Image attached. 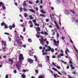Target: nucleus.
Listing matches in <instances>:
<instances>
[{"mask_svg": "<svg viewBox=\"0 0 78 78\" xmlns=\"http://www.w3.org/2000/svg\"><path fill=\"white\" fill-rule=\"evenodd\" d=\"M66 68L67 69H69V66H67L66 67Z\"/></svg>", "mask_w": 78, "mask_h": 78, "instance_id": "nucleus-61", "label": "nucleus"}, {"mask_svg": "<svg viewBox=\"0 0 78 78\" xmlns=\"http://www.w3.org/2000/svg\"><path fill=\"white\" fill-rule=\"evenodd\" d=\"M12 28H15V25L13 24L12 25Z\"/></svg>", "mask_w": 78, "mask_h": 78, "instance_id": "nucleus-48", "label": "nucleus"}, {"mask_svg": "<svg viewBox=\"0 0 78 78\" xmlns=\"http://www.w3.org/2000/svg\"><path fill=\"white\" fill-rule=\"evenodd\" d=\"M23 9L24 11H25L26 12H27V9L24 8Z\"/></svg>", "mask_w": 78, "mask_h": 78, "instance_id": "nucleus-38", "label": "nucleus"}, {"mask_svg": "<svg viewBox=\"0 0 78 78\" xmlns=\"http://www.w3.org/2000/svg\"><path fill=\"white\" fill-rule=\"evenodd\" d=\"M39 48L40 49V50H42V47L40 46L39 47Z\"/></svg>", "mask_w": 78, "mask_h": 78, "instance_id": "nucleus-63", "label": "nucleus"}, {"mask_svg": "<svg viewBox=\"0 0 78 78\" xmlns=\"http://www.w3.org/2000/svg\"><path fill=\"white\" fill-rule=\"evenodd\" d=\"M71 12L73 13V14H75V11H74L71 10Z\"/></svg>", "mask_w": 78, "mask_h": 78, "instance_id": "nucleus-28", "label": "nucleus"}, {"mask_svg": "<svg viewBox=\"0 0 78 78\" xmlns=\"http://www.w3.org/2000/svg\"><path fill=\"white\" fill-rule=\"evenodd\" d=\"M3 51V52H5L6 51V47H5L2 49Z\"/></svg>", "mask_w": 78, "mask_h": 78, "instance_id": "nucleus-11", "label": "nucleus"}, {"mask_svg": "<svg viewBox=\"0 0 78 78\" xmlns=\"http://www.w3.org/2000/svg\"><path fill=\"white\" fill-rule=\"evenodd\" d=\"M64 56V54H61L59 55V58H61L62 56Z\"/></svg>", "mask_w": 78, "mask_h": 78, "instance_id": "nucleus-14", "label": "nucleus"}, {"mask_svg": "<svg viewBox=\"0 0 78 78\" xmlns=\"http://www.w3.org/2000/svg\"><path fill=\"white\" fill-rule=\"evenodd\" d=\"M33 24H30V28H33Z\"/></svg>", "mask_w": 78, "mask_h": 78, "instance_id": "nucleus-39", "label": "nucleus"}, {"mask_svg": "<svg viewBox=\"0 0 78 78\" xmlns=\"http://www.w3.org/2000/svg\"><path fill=\"white\" fill-rule=\"evenodd\" d=\"M27 61L28 62H30V64H32L33 62V60L30 58H27Z\"/></svg>", "mask_w": 78, "mask_h": 78, "instance_id": "nucleus-3", "label": "nucleus"}, {"mask_svg": "<svg viewBox=\"0 0 78 78\" xmlns=\"http://www.w3.org/2000/svg\"><path fill=\"white\" fill-rule=\"evenodd\" d=\"M73 47H74V49H75V51H76V53H77V54H78V50H77V49H76V47H75V46L74 45H73Z\"/></svg>", "mask_w": 78, "mask_h": 78, "instance_id": "nucleus-9", "label": "nucleus"}, {"mask_svg": "<svg viewBox=\"0 0 78 78\" xmlns=\"http://www.w3.org/2000/svg\"><path fill=\"white\" fill-rule=\"evenodd\" d=\"M48 54H47V52H45L42 53V55H43V56L44 55L47 56V55Z\"/></svg>", "mask_w": 78, "mask_h": 78, "instance_id": "nucleus-23", "label": "nucleus"}, {"mask_svg": "<svg viewBox=\"0 0 78 78\" xmlns=\"http://www.w3.org/2000/svg\"><path fill=\"white\" fill-rule=\"evenodd\" d=\"M36 3H39V1L38 0H37L36 1Z\"/></svg>", "mask_w": 78, "mask_h": 78, "instance_id": "nucleus-53", "label": "nucleus"}, {"mask_svg": "<svg viewBox=\"0 0 78 78\" xmlns=\"http://www.w3.org/2000/svg\"><path fill=\"white\" fill-rule=\"evenodd\" d=\"M29 11H30V12H34V13H36V12H35V11H34V10L33 9H29Z\"/></svg>", "mask_w": 78, "mask_h": 78, "instance_id": "nucleus-13", "label": "nucleus"}, {"mask_svg": "<svg viewBox=\"0 0 78 78\" xmlns=\"http://www.w3.org/2000/svg\"><path fill=\"white\" fill-rule=\"evenodd\" d=\"M40 16L41 17H45V15L44 14H41L40 15Z\"/></svg>", "mask_w": 78, "mask_h": 78, "instance_id": "nucleus-20", "label": "nucleus"}, {"mask_svg": "<svg viewBox=\"0 0 78 78\" xmlns=\"http://www.w3.org/2000/svg\"><path fill=\"white\" fill-rule=\"evenodd\" d=\"M52 69H53V70H55V72H58V70L57 69H56L54 67L52 68Z\"/></svg>", "mask_w": 78, "mask_h": 78, "instance_id": "nucleus-16", "label": "nucleus"}, {"mask_svg": "<svg viewBox=\"0 0 78 78\" xmlns=\"http://www.w3.org/2000/svg\"><path fill=\"white\" fill-rule=\"evenodd\" d=\"M26 5H27V3H23V6H25Z\"/></svg>", "mask_w": 78, "mask_h": 78, "instance_id": "nucleus-44", "label": "nucleus"}, {"mask_svg": "<svg viewBox=\"0 0 78 78\" xmlns=\"http://www.w3.org/2000/svg\"><path fill=\"white\" fill-rule=\"evenodd\" d=\"M38 67H42V64H38Z\"/></svg>", "mask_w": 78, "mask_h": 78, "instance_id": "nucleus-36", "label": "nucleus"}, {"mask_svg": "<svg viewBox=\"0 0 78 78\" xmlns=\"http://www.w3.org/2000/svg\"><path fill=\"white\" fill-rule=\"evenodd\" d=\"M61 52L62 53H64V51L62 49H61Z\"/></svg>", "mask_w": 78, "mask_h": 78, "instance_id": "nucleus-56", "label": "nucleus"}, {"mask_svg": "<svg viewBox=\"0 0 78 78\" xmlns=\"http://www.w3.org/2000/svg\"><path fill=\"white\" fill-rule=\"evenodd\" d=\"M36 36L37 37V38H39V36L38 34H36Z\"/></svg>", "mask_w": 78, "mask_h": 78, "instance_id": "nucleus-55", "label": "nucleus"}, {"mask_svg": "<svg viewBox=\"0 0 78 78\" xmlns=\"http://www.w3.org/2000/svg\"><path fill=\"white\" fill-rule=\"evenodd\" d=\"M21 77L22 78H25V76L24 74H22L21 75Z\"/></svg>", "mask_w": 78, "mask_h": 78, "instance_id": "nucleus-27", "label": "nucleus"}, {"mask_svg": "<svg viewBox=\"0 0 78 78\" xmlns=\"http://www.w3.org/2000/svg\"><path fill=\"white\" fill-rule=\"evenodd\" d=\"M38 78H45L43 77V75H41L38 76Z\"/></svg>", "mask_w": 78, "mask_h": 78, "instance_id": "nucleus-24", "label": "nucleus"}, {"mask_svg": "<svg viewBox=\"0 0 78 78\" xmlns=\"http://www.w3.org/2000/svg\"><path fill=\"white\" fill-rule=\"evenodd\" d=\"M22 72H26V70H25V69H23V70H22Z\"/></svg>", "mask_w": 78, "mask_h": 78, "instance_id": "nucleus-43", "label": "nucleus"}, {"mask_svg": "<svg viewBox=\"0 0 78 78\" xmlns=\"http://www.w3.org/2000/svg\"><path fill=\"white\" fill-rule=\"evenodd\" d=\"M69 63L71 64L70 65V66L71 67L72 69V70H73V69H75V67H74L73 66V64H72V58H69Z\"/></svg>", "mask_w": 78, "mask_h": 78, "instance_id": "nucleus-2", "label": "nucleus"}, {"mask_svg": "<svg viewBox=\"0 0 78 78\" xmlns=\"http://www.w3.org/2000/svg\"><path fill=\"white\" fill-rule=\"evenodd\" d=\"M62 40H64V39H65V37H62Z\"/></svg>", "mask_w": 78, "mask_h": 78, "instance_id": "nucleus-50", "label": "nucleus"}, {"mask_svg": "<svg viewBox=\"0 0 78 78\" xmlns=\"http://www.w3.org/2000/svg\"><path fill=\"white\" fill-rule=\"evenodd\" d=\"M30 19H33V18L32 17V16L30 15L29 16Z\"/></svg>", "mask_w": 78, "mask_h": 78, "instance_id": "nucleus-45", "label": "nucleus"}, {"mask_svg": "<svg viewBox=\"0 0 78 78\" xmlns=\"http://www.w3.org/2000/svg\"><path fill=\"white\" fill-rule=\"evenodd\" d=\"M55 34V32H54L52 33V35H53V36H54Z\"/></svg>", "mask_w": 78, "mask_h": 78, "instance_id": "nucleus-49", "label": "nucleus"}, {"mask_svg": "<svg viewBox=\"0 0 78 78\" xmlns=\"http://www.w3.org/2000/svg\"><path fill=\"white\" fill-rule=\"evenodd\" d=\"M54 22L56 25V27L57 28L58 30H59V26H58V25L57 24V23H56V21L55 20H54Z\"/></svg>", "mask_w": 78, "mask_h": 78, "instance_id": "nucleus-4", "label": "nucleus"}, {"mask_svg": "<svg viewBox=\"0 0 78 78\" xmlns=\"http://www.w3.org/2000/svg\"><path fill=\"white\" fill-rule=\"evenodd\" d=\"M54 42L55 44V46H58V44H59V41H57V42L56 43V41L55 40H54Z\"/></svg>", "mask_w": 78, "mask_h": 78, "instance_id": "nucleus-5", "label": "nucleus"}, {"mask_svg": "<svg viewBox=\"0 0 78 78\" xmlns=\"http://www.w3.org/2000/svg\"><path fill=\"white\" fill-rule=\"evenodd\" d=\"M28 42H31V39H30V38H29L28 39Z\"/></svg>", "mask_w": 78, "mask_h": 78, "instance_id": "nucleus-31", "label": "nucleus"}, {"mask_svg": "<svg viewBox=\"0 0 78 78\" xmlns=\"http://www.w3.org/2000/svg\"><path fill=\"white\" fill-rule=\"evenodd\" d=\"M4 27L5 28H8V27H7L6 24L4 25Z\"/></svg>", "mask_w": 78, "mask_h": 78, "instance_id": "nucleus-34", "label": "nucleus"}, {"mask_svg": "<svg viewBox=\"0 0 78 78\" xmlns=\"http://www.w3.org/2000/svg\"><path fill=\"white\" fill-rule=\"evenodd\" d=\"M68 37H69L70 39L71 42V43H73V41H72V39H71V38H70V37L69 36H68Z\"/></svg>", "mask_w": 78, "mask_h": 78, "instance_id": "nucleus-25", "label": "nucleus"}, {"mask_svg": "<svg viewBox=\"0 0 78 78\" xmlns=\"http://www.w3.org/2000/svg\"><path fill=\"white\" fill-rule=\"evenodd\" d=\"M51 52H54V49H52L51 50Z\"/></svg>", "mask_w": 78, "mask_h": 78, "instance_id": "nucleus-51", "label": "nucleus"}, {"mask_svg": "<svg viewBox=\"0 0 78 78\" xmlns=\"http://www.w3.org/2000/svg\"><path fill=\"white\" fill-rule=\"evenodd\" d=\"M41 13H43V14H45V13H46V12H45L44 11V10H43V9H42L41 10Z\"/></svg>", "mask_w": 78, "mask_h": 78, "instance_id": "nucleus-15", "label": "nucleus"}, {"mask_svg": "<svg viewBox=\"0 0 78 78\" xmlns=\"http://www.w3.org/2000/svg\"><path fill=\"white\" fill-rule=\"evenodd\" d=\"M40 8L41 9H42V5H40Z\"/></svg>", "mask_w": 78, "mask_h": 78, "instance_id": "nucleus-62", "label": "nucleus"}, {"mask_svg": "<svg viewBox=\"0 0 78 78\" xmlns=\"http://www.w3.org/2000/svg\"><path fill=\"white\" fill-rule=\"evenodd\" d=\"M44 38H43L42 37L41 38V41H40V44H41L42 45H44V42H43V40L44 39Z\"/></svg>", "mask_w": 78, "mask_h": 78, "instance_id": "nucleus-6", "label": "nucleus"}, {"mask_svg": "<svg viewBox=\"0 0 78 78\" xmlns=\"http://www.w3.org/2000/svg\"><path fill=\"white\" fill-rule=\"evenodd\" d=\"M9 62H11V64H13V62H14V60H13V59H9Z\"/></svg>", "mask_w": 78, "mask_h": 78, "instance_id": "nucleus-8", "label": "nucleus"}, {"mask_svg": "<svg viewBox=\"0 0 78 78\" xmlns=\"http://www.w3.org/2000/svg\"><path fill=\"white\" fill-rule=\"evenodd\" d=\"M2 8H3V9H5V8L6 7H5V6H4V5H3L2 6Z\"/></svg>", "mask_w": 78, "mask_h": 78, "instance_id": "nucleus-37", "label": "nucleus"}, {"mask_svg": "<svg viewBox=\"0 0 78 78\" xmlns=\"http://www.w3.org/2000/svg\"><path fill=\"white\" fill-rule=\"evenodd\" d=\"M32 22H33L34 23H35L36 22V20H32Z\"/></svg>", "mask_w": 78, "mask_h": 78, "instance_id": "nucleus-54", "label": "nucleus"}, {"mask_svg": "<svg viewBox=\"0 0 78 78\" xmlns=\"http://www.w3.org/2000/svg\"><path fill=\"white\" fill-rule=\"evenodd\" d=\"M48 47L49 48L48 49V50H49V51H50V50H51V48L49 46H48Z\"/></svg>", "mask_w": 78, "mask_h": 78, "instance_id": "nucleus-30", "label": "nucleus"}, {"mask_svg": "<svg viewBox=\"0 0 78 78\" xmlns=\"http://www.w3.org/2000/svg\"><path fill=\"white\" fill-rule=\"evenodd\" d=\"M5 34H7V35H9V34L8 33L5 32L4 33Z\"/></svg>", "mask_w": 78, "mask_h": 78, "instance_id": "nucleus-46", "label": "nucleus"}, {"mask_svg": "<svg viewBox=\"0 0 78 78\" xmlns=\"http://www.w3.org/2000/svg\"><path fill=\"white\" fill-rule=\"evenodd\" d=\"M19 59V62L20 63V64H19V62H17L16 63V66L17 68V69L18 70H20V68L21 67V66H22V65L21 64H22V61L23 60V59H24V58H23V55L21 54H20L19 56V57H18Z\"/></svg>", "mask_w": 78, "mask_h": 78, "instance_id": "nucleus-1", "label": "nucleus"}, {"mask_svg": "<svg viewBox=\"0 0 78 78\" xmlns=\"http://www.w3.org/2000/svg\"><path fill=\"white\" fill-rule=\"evenodd\" d=\"M28 23L30 24H33V23L32 22V21H29L28 22Z\"/></svg>", "mask_w": 78, "mask_h": 78, "instance_id": "nucleus-33", "label": "nucleus"}, {"mask_svg": "<svg viewBox=\"0 0 78 78\" xmlns=\"http://www.w3.org/2000/svg\"><path fill=\"white\" fill-rule=\"evenodd\" d=\"M24 16L25 17H28V15H27V13H25L24 14Z\"/></svg>", "mask_w": 78, "mask_h": 78, "instance_id": "nucleus-22", "label": "nucleus"}, {"mask_svg": "<svg viewBox=\"0 0 78 78\" xmlns=\"http://www.w3.org/2000/svg\"><path fill=\"white\" fill-rule=\"evenodd\" d=\"M68 77H69V78H74L73 77H72L71 76H69Z\"/></svg>", "mask_w": 78, "mask_h": 78, "instance_id": "nucleus-59", "label": "nucleus"}, {"mask_svg": "<svg viewBox=\"0 0 78 78\" xmlns=\"http://www.w3.org/2000/svg\"><path fill=\"white\" fill-rule=\"evenodd\" d=\"M35 72H36V73H38V70H35Z\"/></svg>", "mask_w": 78, "mask_h": 78, "instance_id": "nucleus-41", "label": "nucleus"}, {"mask_svg": "<svg viewBox=\"0 0 78 78\" xmlns=\"http://www.w3.org/2000/svg\"><path fill=\"white\" fill-rule=\"evenodd\" d=\"M50 17L51 18V21L53 22V18H52V17L51 16V14H50Z\"/></svg>", "mask_w": 78, "mask_h": 78, "instance_id": "nucleus-29", "label": "nucleus"}, {"mask_svg": "<svg viewBox=\"0 0 78 78\" xmlns=\"http://www.w3.org/2000/svg\"><path fill=\"white\" fill-rule=\"evenodd\" d=\"M57 37H58V38H59V34L58 33L57 34Z\"/></svg>", "mask_w": 78, "mask_h": 78, "instance_id": "nucleus-57", "label": "nucleus"}, {"mask_svg": "<svg viewBox=\"0 0 78 78\" xmlns=\"http://www.w3.org/2000/svg\"><path fill=\"white\" fill-rule=\"evenodd\" d=\"M4 46H5L6 45V41H4Z\"/></svg>", "mask_w": 78, "mask_h": 78, "instance_id": "nucleus-42", "label": "nucleus"}, {"mask_svg": "<svg viewBox=\"0 0 78 78\" xmlns=\"http://www.w3.org/2000/svg\"><path fill=\"white\" fill-rule=\"evenodd\" d=\"M9 29H10V30H12V26H11V25L9 26Z\"/></svg>", "mask_w": 78, "mask_h": 78, "instance_id": "nucleus-26", "label": "nucleus"}, {"mask_svg": "<svg viewBox=\"0 0 78 78\" xmlns=\"http://www.w3.org/2000/svg\"><path fill=\"white\" fill-rule=\"evenodd\" d=\"M61 16V15H60L59 16V20H60L59 21V23L60 26L61 25V18L60 17V16Z\"/></svg>", "mask_w": 78, "mask_h": 78, "instance_id": "nucleus-17", "label": "nucleus"}, {"mask_svg": "<svg viewBox=\"0 0 78 78\" xmlns=\"http://www.w3.org/2000/svg\"><path fill=\"white\" fill-rule=\"evenodd\" d=\"M34 25H36V26H37V27H39V24L37 23H34Z\"/></svg>", "mask_w": 78, "mask_h": 78, "instance_id": "nucleus-32", "label": "nucleus"}, {"mask_svg": "<svg viewBox=\"0 0 78 78\" xmlns=\"http://www.w3.org/2000/svg\"><path fill=\"white\" fill-rule=\"evenodd\" d=\"M65 13L67 15H69V11L67 10H65Z\"/></svg>", "mask_w": 78, "mask_h": 78, "instance_id": "nucleus-7", "label": "nucleus"}, {"mask_svg": "<svg viewBox=\"0 0 78 78\" xmlns=\"http://www.w3.org/2000/svg\"><path fill=\"white\" fill-rule=\"evenodd\" d=\"M45 51L47 52V51H49L48 49H46L45 50Z\"/></svg>", "mask_w": 78, "mask_h": 78, "instance_id": "nucleus-52", "label": "nucleus"}, {"mask_svg": "<svg viewBox=\"0 0 78 78\" xmlns=\"http://www.w3.org/2000/svg\"><path fill=\"white\" fill-rule=\"evenodd\" d=\"M26 30V29L25 28V27H23V32H25V31Z\"/></svg>", "mask_w": 78, "mask_h": 78, "instance_id": "nucleus-40", "label": "nucleus"}, {"mask_svg": "<svg viewBox=\"0 0 78 78\" xmlns=\"http://www.w3.org/2000/svg\"><path fill=\"white\" fill-rule=\"evenodd\" d=\"M60 61H61V62H62V63H63L64 64H67V62H65L62 60H61Z\"/></svg>", "mask_w": 78, "mask_h": 78, "instance_id": "nucleus-19", "label": "nucleus"}, {"mask_svg": "<svg viewBox=\"0 0 78 78\" xmlns=\"http://www.w3.org/2000/svg\"><path fill=\"white\" fill-rule=\"evenodd\" d=\"M16 42H17V44H18V45H20L22 44V42L20 41H16Z\"/></svg>", "mask_w": 78, "mask_h": 78, "instance_id": "nucleus-12", "label": "nucleus"}, {"mask_svg": "<svg viewBox=\"0 0 78 78\" xmlns=\"http://www.w3.org/2000/svg\"><path fill=\"white\" fill-rule=\"evenodd\" d=\"M44 34L45 35H47V33L46 32V31H45L44 32Z\"/></svg>", "mask_w": 78, "mask_h": 78, "instance_id": "nucleus-58", "label": "nucleus"}, {"mask_svg": "<svg viewBox=\"0 0 78 78\" xmlns=\"http://www.w3.org/2000/svg\"><path fill=\"white\" fill-rule=\"evenodd\" d=\"M46 22H48V19H46Z\"/></svg>", "mask_w": 78, "mask_h": 78, "instance_id": "nucleus-64", "label": "nucleus"}, {"mask_svg": "<svg viewBox=\"0 0 78 78\" xmlns=\"http://www.w3.org/2000/svg\"><path fill=\"white\" fill-rule=\"evenodd\" d=\"M37 31H40L41 30H40V27H37V29L36 30Z\"/></svg>", "mask_w": 78, "mask_h": 78, "instance_id": "nucleus-18", "label": "nucleus"}, {"mask_svg": "<svg viewBox=\"0 0 78 78\" xmlns=\"http://www.w3.org/2000/svg\"><path fill=\"white\" fill-rule=\"evenodd\" d=\"M67 51L69 52V53H70V51H69V50L68 49V48H66V50L65 51L66 53V55H68V53L67 52Z\"/></svg>", "mask_w": 78, "mask_h": 78, "instance_id": "nucleus-10", "label": "nucleus"}, {"mask_svg": "<svg viewBox=\"0 0 78 78\" xmlns=\"http://www.w3.org/2000/svg\"><path fill=\"white\" fill-rule=\"evenodd\" d=\"M6 24L4 22H3L1 23V26H4V25H5Z\"/></svg>", "mask_w": 78, "mask_h": 78, "instance_id": "nucleus-21", "label": "nucleus"}, {"mask_svg": "<svg viewBox=\"0 0 78 78\" xmlns=\"http://www.w3.org/2000/svg\"><path fill=\"white\" fill-rule=\"evenodd\" d=\"M22 9H23L22 8V7H20V12H21L22 11Z\"/></svg>", "mask_w": 78, "mask_h": 78, "instance_id": "nucleus-35", "label": "nucleus"}, {"mask_svg": "<svg viewBox=\"0 0 78 78\" xmlns=\"http://www.w3.org/2000/svg\"><path fill=\"white\" fill-rule=\"evenodd\" d=\"M54 76L55 78H56V75L55 74H54Z\"/></svg>", "mask_w": 78, "mask_h": 78, "instance_id": "nucleus-60", "label": "nucleus"}, {"mask_svg": "<svg viewBox=\"0 0 78 78\" xmlns=\"http://www.w3.org/2000/svg\"><path fill=\"white\" fill-rule=\"evenodd\" d=\"M20 37L21 39H23V37L22 35H20Z\"/></svg>", "mask_w": 78, "mask_h": 78, "instance_id": "nucleus-47", "label": "nucleus"}]
</instances>
